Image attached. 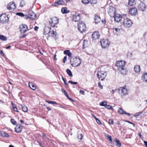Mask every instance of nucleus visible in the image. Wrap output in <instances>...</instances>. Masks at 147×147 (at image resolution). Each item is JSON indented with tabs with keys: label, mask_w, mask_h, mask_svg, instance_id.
I'll return each instance as SVG.
<instances>
[{
	"label": "nucleus",
	"mask_w": 147,
	"mask_h": 147,
	"mask_svg": "<svg viewBox=\"0 0 147 147\" xmlns=\"http://www.w3.org/2000/svg\"><path fill=\"white\" fill-rule=\"evenodd\" d=\"M125 61L121 60L117 61L116 64L118 71L123 75H125L126 74V70L125 67Z\"/></svg>",
	"instance_id": "f257e3e1"
},
{
	"label": "nucleus",
	"mask_w": 147,
	"mask_h": 147,
	"mask_svg": "<svg viewBox=\"0 0 147 147\" xmlns=\"http://www.w3.org/2000/svg\"><path fill=\"white\" fill-rule=\"evenodd\" d=\"M115 12V9L112 7L110 8L108 11L110 16L114 17L115 21L119 22L122 19V17L120 15L117 13L116 14Z\"/></svg>",
	"instance_id": "f03ea898"
},
{
	"label": "nucleus",
	"mask_w": 147,
	"mask_h": 147,
	"mask_svg": "<svg viewBox=\"0 0 147 147\" xmlns=\"http://www.w3.org/2000/svg\"><path fill=\"white\" fill-rule=\"evenodd\" d=\"M70 62L73 67H77L79 66L81 62V59L80 57L77 58L76 57L71 59Z\"/></svg>",
	"instance_id": "7ed1b4c3"
},
{
	"label": "nucleus",
	"mask_w": 147,
	"mask_h": 147,
	"mask_svg": "<svg viewBox=\"0 0 147 147\" xmlns=\"http://www.w3.org/2000/svg\"><path fill=\"white\" fill-rule=\"evenodd\" d=\"M59 22V19L55 17L51 18L49 21V24L52 27H54Z\"/></svg>",
	"instance_id": "20e7f679"
},
{
	"label": "nucleus",
	"mask_w": 147,
	"mask_h": 147,
	"mask_svg": "<svg viewBox=\"0 0 147 147\" xmlns=\"http://www.w3.org/2000/svg\"><path fill=\"white\" fill-rule=\"evenodd\" d=\"M86 27L84 23L80 21L78 24V29L81 32L83 33L85 31Z\"/></svg>",
	"instance_id": "39448f33"
},
{
	"label": "nucleus",
	"mask_w": 147,
	"mask_h": 147,
	"mask_svg": "<svg viewBox=\"0 0 147 147\" xmlns=\"http://www.w3.org/2000/svg\"><path fill=\"white\" fill-rule=\"evenodd\" d=\"M100 43L102 47L105 48L109 47L110 42L108 39H102L101 40Z\"/></svg>",
	"instance_id": "423d86ee"
},
{
	"label": "nucleus",
	"mask_w": 147,
	"mask_h": 147,
	"mask_svg": "<svg viewBox=\"0 0 147 147\" xmlns=\"http://www.w3.org/2000/svg\"><path fill=\"white\" fill-rule=\"evenodd\" d=\"M107 74L106 72L103 71L98 72L97 75L98 79L102 81L106 77Z\"/></svg>",
	"instance_id": "0eeeda50"
},
{
	"label": "nucleus",
	"mask_w": 147,
	"mask_h": 147,
	"mask_svg": "<svg viewBox=\"0 0 147 147\" xmlns=\"http://www.w3.org/2000/svg\"><path fill=\"white\" fill-rule=\"evenodd\" d=\"M123 24L124 26L126 28L131 27L133 24L131 20L128 18H126L123 20Z\"/></svg>",
	"instance_id": "6e6552de"
},
{
	"label": "nucleus",
	"mask_w": 147,
	"mask_h": 147,
	"mask_svg": "<svg viewBox=\"0 0 147 147\" xmlns=\"http://www.w3.org/2000/svg\"><path fill=\"white\" fill-rule=\"evenodd\" d=\"M8 20V17L5 14H2L0 16V22L2 23H6Z\"/></svg>",
	"instance_id": "1a4fd4ad"
},
{
	"label": "nucleus",
	"mask_w": 147,
	"mask_h": 147,
	"mask_svg": "<svg viewBox=\"0 0 147 147\" xmlns=\"http://www.w3.org/2000/svg\"><path fill=\"white\" fill-rule=\"evenodd\" d=\"M19 29L22 33H24L28 30L27 26L25 24L20 25L19 27Z\"/></svg>",
	"instance_id": "9d476101"
},
{
	"label": "nucleus",
	"mask_w": 147,
	"mask_h": 147,
	"mask_svg": "<svg viewBox=\"0 0 147 147\" xmlns=\"http://www.w3.org/2000/svg\"><path fill=\"white\" fill-rule=\"evenodd\" d=\"M119 93L121 96L125 95L127 94V90L124 87H120L118 89Z\"/></svg>",
	"instance_id": "9b49d317"
},
{
	"label": "nucleus",
	"mask_w": 147,
	"mask_h": 147,
	"mask_svg": "<svg viewBox=\"0 0 147 147\" xmlns=\"http://www.w3.org/2000/svg\"><path fill=\"white\" fill-rule=\"evenodd\" d=\"M28 15L29 18L32 20H35L36 18V14L32 10L28 12Z\"/></svg>",
	"instance_id": "f8f14e48"
},
{
	"label": "nucleus",
	"mask_w": 147,
	"mask_h": 147,
	"mask_svg": "<svg viewBox=\"0 0 147 147\" xmlns=\"http://www.w3.org/2000/svg\"><path fill=\"white\" fill-rule=\"evenodd\" d=\"M137 12V9L135 7H132L129 9V13L132 16H135Z\"/></svg>",
	"instance_id": "ddd939ff"
},
{
	"label": "nucleus",
	"mask_w": 147,
	"mask_h": 147,
	"mask_svg": "<svg viewBox=\"0 0 147 147\" xmlns=\"http://www.w3.org/2000/svg\"><path fill=\"white\" fill-rule=\"evenodd\" d=\"M16 8V6L14 2L10 3L7 5V8L9 10L14 9Z\"/></svg>",
	"instance_id": "4468645a"
},
{
	"label": "nucleus",
	"mask_w": 147,
	"mask_h": 147,
	"mask_svg": "<svg viewBox=\"0 0 147 147\" xmlns=\"http://www.w3.org/2000/svg\"><path fill=\"white\" fill-rule=\"evenodd\" d=\"M138 8L140 11H144L146 9L145 4L142 2H141L138 5Z\"/></svg>",
	"instance_id": "2eb2a0df"
},
{
	"label": "nucleus",
	"mask_w": 147,
	"mask_h": 147,
	"mask_svg": "<svg viewBox=\"0 0 147 147\" xmlns=\"http://www.w3.org/2000/svg\"><path fill=\"white\" fill-rule=\"evenodd\" d=\"M100 36V34L98 32H94L92 35V37L94 40L98 39Z\"/></svg>",
	"instance_id": "dca6fc26"
},
{
	"label": "nucleus",
	"mask_w": 147,
	"mask_h": 147,
	"mask_svg": "<svg viewBox=\"0 0 147 147\" xmlns=\"http://www.w3.org/2000/svg\"><path fill=\"white\" fill-rule=\"evenodd\" d=\"M80 14L78 13H75L73 16V20L75 22H78L80 20Z\"/></svg>",
	"instance_id": "f3484780"
},
{
	"label": "nucleus",
	"mask_w": 147,
	"mask_h": 147,
	"mask_svg": "<svg viewBox=\"0 0 147 147\" xmlns=\"http://www.w3.org/2000/svg\"><path fill=\"white\" fill-rule=\"evenodd\" d=\"M22 126L20 124H18L16 125L15 130L17 133H20L22 130Z\"/></svg>",
	"instance_id": "a211bd4d"
},
{
	"label": "nucleus",
	"mask_w": 147,
	"mask_h": 147,
	"mask_svg": "<svg viewBox=\"0 0 147 147\" xmlns=\"http://www.w3.org/2000/svg\"><path fill=\"white\" fill-rule=\"evenodd\" d=\"M65 2L63 0H56L53 5L54 6H56L57 5H63L64 4Z\"/></svg>",
	"instance_id": "6ab92c4d"
},
{
	"label": "nucleus",
	"mask_w": 147,
	"mask_h": 147,
	"mask_svg": "<svg viewBox=\"0 0 147 147\" xmlns=\"http://www.w3.org/2000/svg\"><path fill=\"white\" fill-rule=\"evenodd\" d=\"M28 85L30 88L32 90H36V86L32 82H29Z\"/></svg>",
	"instance_id": "aec40b11"
},
{
	"label": "nucleus",
	"mask_w": 147,
	"mask_h": 147,
	"mask_svg": "<svg viewBox=\"0 0 147 147\" xmlns=\"http://www.w3.org/2000/svg\"><path fill=\"white\" fill-rule=\"evenodd\" d=\"M94 20H95V24H98L100 21V17L99 16L95 15V16Z\"/></svg>",
	"instance_id": "412c9836"
},
{
	"label": "nucleus",
	"mask_w": 147,
	"mask_h": 147,
	"mask_svg": "<svg viewBox=\"0 0 147 147\" xmlns=\"http://www.w3.org/2000/svg\"><path fill=\"white\" fill-rule=\"evenodd\" d=\"M134 70L136 73H139L140 71V66L139 65H135L134 67Z\"/></svg>",
	"instance_id": "4be33fe9"
},
{
	"label": "nucleus",
	"mask_w": 147,
	"mask_h": 147,
	"mask_svg": "<svg viewBox=\"0 0 147 147\" xmlns=\"http://www.w3.org/2000/svg\"><path fill=\"white\" fill-rule=\"evenodd\" d=\"M0 135L3 137L7 138L9 136L8 134L6 133L5 132L0 131Z\"/></svg>",
	"instance_id": "5701e85b"
},
{
	"label": "nucleus",
	"mask_w": 147,
	"mask_h": 147,
	"mask_svg": "<svg viewBox=\"0 0 147 147\" xmlns=\"http://www.w3.org/2000/svg\"><path fill=\"white\" fill-rule=\"evenodd\" d=\"M120 29L117 28H114L113 29V32L115 34H118L120 32Z\"/></svg>",
	"instance_id": "b1692460"
},
{
	"label": "nucleus",
	"mask_w": 147,
	"mask_h": 147,
	"mask_svg": "<svg viewBox=\"0 0 147 147\" xmlns=\"http://www.w3.org/2000/svg\"><path fill=\"white\" fill-rule=\"evenodd\" d=\"M136 3V2L134 0H129L128 4L130 6L134 5Z\"/></svg>",
	"instance_id": "393cba45"
},
{
	"label": "nucleus",
	"mask_w": 147,
	"mask_h": 147,
	"mask_svg": "<svg viewBox=\"0 0 147 147\" xmlns=\"http://www.w3.org/2000/svg\"><path fill=\"white\" fill-rule=\"evenodd\" d=\"M67 8L66 7H63L61 9V12L63 13H67L69 12V10H67Z\"/></svg>",
	"instance_id": "a878e982"
},
{
	"label": "nucleus",
	"mask_w": 147,
	"mask_h": 147,
	"mask_svg": "<svg viewBox=\"0 0 147 147\" xmlns=\"http://www.w3.org/2000/svg\"><path fill=\"white\" fill-rule=\"evenodd\" d=\"M114 141L117 144L116 145L117 146L120 147L121 146V144L120 143V141L118 140L117 138H115L114 140Z\"/></svg>",
	"instance_id": "bb28decb"
},
{
	"label": "nucleus",
	"mask_w": 147,
	"mask_h": 147,
	"mask_svg": "<svg viewBox=\"0 0 147 147\" xmlns=\"http://www.w3.org/2000/svg\"><path fill=\"white\" fill-rule=\"evenodd\" d=\"M49 35L55 37L56 35V32H54V31H52L51 32L50 30L48 32Z\"/></svg>",
	"instance_id": "cd10ccee"
},
{
	"label": "nucleus",
	"mask_w": 147,
	"mask_h": 147,
	"mask_svg": "<svg viewBox=\"0 0 147 147\" xmlns=\"http://www.w3.org/2000/svg\"><path fill=\"white\" fill-rule=\"evenodd\" d=\"M142 80L143 81L147 82V73H146L144 74Z\"/></svg>",
	"instance_id": "c85d7f7f"
},
{
	"label": "nucleus",
	"mask_w": 147,
	"mask_h": 147,
	"mask_svg": "<svg viewBox=\"0 0 147 147\" xmlns=\"http://www.w3.org/2000/svg\"><path fill=\"white\" fill-rule=\"evenodd\" d=\"M125 111L122 110L121 108H119L118 110V112L120 114H124Z\"/></svg>",
	"instance_id": "c756f323"
},
{
	"label": "nucleus",
	"mask_w": 147,
	"mask_h": 147,
	"mask_svg": "<svg viewBox=\"0 0 147 147\" xmlns=\"http://www.w3.org/2000/svg\"><path fill=\"white\" fill-rule=\"evenodd\" d=\"M66 72L67 74L71 77L73 76V75L71 71L69 69H67L66 70Z\"/></svg>",
	"instance_id": "7c9ffc66"
},
{
	"label": "nucleus",
	"mask_w": 147,
	"mask_h": 147,
	"mask_svg": "<svg viewBox=\"0 0 147 147\" xmlns=\"http://www.w3.org/2000/svg\"><path fill=\"white\" fill-rule=\"evenodd\" d=\"M83 136L82 134H78V140H79V141H81L82 140V139Z\"/></svg>",
	"instance_id": "2f4dec72"
},
{
	"label": "nucleus",
	"mask_w": 147,
	"mask_h": 147,
	"mask_svg": "<svg viewBox=\"0 0 147 147\" xmlns=\"http://www.w3.org/2000/svg\"><path fill=\"white\" fill-rule=\"evenodd\" d=\"M21 106L22 107V109L23 110V111H24V112H27L28 111V108L26 106L24 105L22 106V105H21Z\"/></svg>",
	"instance_id": "473e14b6"
},
{
	"label": "nucleus",
	"mask_w": 147,
	"mask_h": 147,
	"mask_svg": "<svg viewBox=\"0 0 147 147\" xmlns=\"http://www.w3.org/2000/svg\"><path fill=\"white\" fill-rule=\"evenodd\" d=\"M0 39L2 40L5 41L7 40V38L5 36L0 35Z\"/></svg>",
	"instance_id": "72a5a7b5"
},
{
	"label": "nucleus",
	"mask_w": 147,
	"mask_h": 147,
	"mask_svg": "<svg viewBox=\"0 0 147 147\" xmlns=\"http://www.w3.org/2000/svg\"><path fill=\"white\" fill-rule=\"evenodd\" d=\"M25 2L23 0H21L20 2V6L23 7L25 5Z\"/></svg>",
	"instance_id": "f704fd0d"
},
{
	"label": "nucleus",
	"mask_w": 147,
	"mask_h": 147,
	"mask_svg": "<svg viewBox=\"0 0 147 147\" xmlns=\"http://www.w3.org/2000/svg\"><path fill=\"white\" fill-rule=\"evenodd\" d=\"M46 102H47L49 104H55L56 105H57V102H54V101L46 100Z\"/></svg>",
	"instance_id": "c9c22d12"
},
{
	"label": "nucleus",
	"mask_w": 147,
	"mask_h": 147,
	"mask_svg": "<svg viewBox=\"0 0 147 147\" xmlns=\"http://www.w3.org/2000/svg\"><path fill=\"white\" fill-rule=\"evenodd\" d=\"M107 105V102L105 101L102 102L100 103V105L101 106H105Z\"/></svg>",
	"instance_id": "e433bc0d"
},
{
	"label": "nucleus",
	"mask_w": 147,
	"mask_h": 147,
	"mask_svg": "<svg viewBox=\"0 0 147 147\" xmlns=\"http://www.w3.org/2000/svg\"><path fill=\"white\" fill-rule=\"evenodd\" d=\"M105 107L106 108L108 109H111V110L113 109L112 108V106L109 105H107L106 106H105Z\"/></svg>",
	"instance_id": "4c0bfd02"
},
{
	"label": "nucleus",
	"mask_w": 147,
	"mask_h": 147,
	"mask_svg": "<svg viewBox=\"0 0 147 147\" xmlns=\"http://www.w3.org/2000/svg\"><path fill=\"white\" fill-rule=\"evenodd\" d=\"M82 2L84 4H86L89 2V0H82Z\"/></svg>",
	"instance_id": "58836bf2"
},
{
	"label": "nucleus",
	"mask_w": 147,
	"mask_h": 147,
	"mask_svg": "<svg viewBox=\"0 0 147 147\" xmlns=\"http://www.w3.org/2000/svg\"><path fill=\"white\" fill-rule=\"evenodd\" d=\"M16 15L21 17H24V14L22 13H17Z\"/></svg>",
	"instance_id": "ea45409f"
},
{
	"label": "nucleus",
	"mask_w": 147,
	"mask_h": 147,
	"mask_svg": "<svg viewBox=\"0 0 147 147\" xmlns=\"http://www.w3.org/2000/svg\"><path fill=\"white\" fill-rule=\"evenodd\" d=\"M11 122L13 125H16V122L13 119H11Z\"/></svg>",
	"instance_id": "a19ab883"
},
{
	"label": "nucleus",
	"mask_w": 147,
	"mask_h": 147,
	"mask_svg": "<svg viewBox=\"0 0 147 147\" xmlns=\"http://www.w3.org/2000/svg\"><path fill=\"white\" fill-rule=\"evenodd\" d=\"M141 113H142L141 112H138V113H137L134 115V116L135 117H136L137 118Z\"/></svg>",
	"instance_id": "79ce46f5"
},
{
	"label": "nucleus",
	"mask_w": 147,
	"mask_h": 147,
	"mask_svg": "<svg viewBox=\"0 0 147 147\" xmlns=\"http://www.w3.org/2000/svg\"><path fill=\"white\" fill-rule=\"evenodd\" d=\"M70 51L69 50H66L65 51H64V53L65 54L67 55L70 53Z\"/></svg>",
	"instance_id": "37998d69"
},
{
	"label": "nucleus",
	"mask_w": 147,
	"mask_h": 147,
	"mask_svg": "<svg viewBox=\"0 0 147 147\" xmlns=\"http://www.w3.org/2000/svg\"><path fill=\"white\" fill-rule=\"evenodd\" d=\"M68 82L74 85L77 84H78V83L77 82H73L72 81L70 80L68 81Z\"/></svg>",
	"instance_id": "c03bdc74"
},
{
	"label": "nucleus",
	"mask_w": 147,
	"mask_h": 147,
	"mask_svg": "<svg viewBox=\"0 0 147 147\" xmlns=\"http://www.w3.org/2000/svg\"><path fill=\"white\" fill-rule=\"evenodd\" d=\"M107 139H108L110 142H112V139L111 136L108 135L107 136Z\"/></svg>",
	"instance_id": "a18cd8bd"
},
{
	"label": "nucleus",
	"mask_w": 147,
	"mask_h": 147,
	"mask_svg": "<svg viewBox=\"0 0 147 147\" xmlns=\"http://www.w3.org/2000/svg\"><path fill=\"white\" fill-rule=\"evenodd\" d=\"M109 123L110 124H113V121L112 119H109Z\"/></svg>",
	"instance_id": "49530a36"
},
{
	"label": "nucleus",
	"mask_w": 147,
	"mask_h": 147,
	"mask_svg": "<svg viewBox=\"0 0 147 147\" xmlns=\"http://www.w3.org/2000/svg\"><path fill=\"white\" fill-rule=\"evenodd\" d=\"M96 120V122L98 124H99V125H101L102 124V123H101V122L100 121V120L98 119V118Z\"/></svg>",
	"instance_id": "de8ad7c7"
},
{
	"label": "nucleus",
	"mask_w": 147,
	"mask_h": 147,
	"mask_svg": "<svg viewBox=\"0 0 147 147\" xmlns=\"http://www.w3.org/2000/svg\"><path fill=\"white\" fill-rule=\"evenodd\" d=\"M98 86L101 89H103V86L101 84L100 82H99L98 83Z\"/></svg>",
	"instance_id": "09e8293b"
},
{
	"label": "nucleus",
	"mask_w": 147,
	"mask_h": 147,
	"mask_svg": "<svg viewBox=\"0 0 147 147\" xmlns=\"http://www.w3.org/2000/svg\"><path fill=\"white\" fill-rule=\"evenodd\" d=\"M67 60V57L65 56L63 60V63H65Z\"/></svg>",
	"instance_id": "8fccbe9b"
},
{
	"label": "nucleus",
	"mask_w": 147,
	"mask_h": 147,
	"mask_svg": "<svg viewBox=\"0 0 147 147\" xmlns=\"http://www.w3.org/2000/svg\"><path fill=\"white\" fill-rule=\"evenodd\" d=\"M80 93L84 95V91L83 90H80Z\"/></svg>",
	"instance_id": "3c124183"
},
{
	"label": "nucleus",
	"mask_w": 147,
	"mask_h": 147,
	"mask_svg": "<svg viewBox=\"0 0 147 147\" xmlns=\"http://www.w3.org/2000/svg\"><path fill=\"white\" fill-rule=\"evenodd\" d=\"M13 110L17 112H19L18 111H17V108L16 107H13Z\"/></svg>",
	"instance_id": "603ef678"
},
{
	"label": "nucleus",
	"mask_w": 147,
	"mask_h": 147,
	"mask_svg": "<svg viewBox=\"0 0 147 147\" xmlns=\"http://www.w3.org/2000/svg\"><path fill=\"white\" fill-rule=\"evenodd\" d=\"M0 54L2 56H4V54L3 52V51L1 50H0Z\"/></svg>",
	"instance_id": "864d4df0"
},
{
	"label": "nucleus",
	"mask_w": 147,
	"mask_h": 147,
	"mask_svg": "<svg viewBox=\"0 0 147 147\" xmlns=\"http://www.w3.org/2000/svg\"><path fill=\"white\" fill-rule=\"evenodd\" d=\"M38 28L39 27H38L37 26H35L34 28V29L35 31H37L38 30Z\"/></svg>",
	"instance_id": "5fc2aeb1"
},
{
	"label": "nucleus",
	"mask_w": 147,
	"mask_h": 147,
	"mask_svg": "<svg viewBox=\"0 0 147 147\" xmlns=\"http://www.w3.org/2000/svg\"><path fill=\"white\" fill-rule=\"evenodd\" d=\"M92 1H93V2H91V3L92 4L93 3V4H95L96 3V0H92Z\"/></svg>",
	"instance_id": "6e6d98bb"
},
{
	"label": "nucleus",
	"mask_w": 147,
	"mask_h": 147,
	"mask_svg": "<svg viewBox=\"0 0 147 147\" xmlns=\"http://www.w3.org/2000/svg\"><path fill=\"white\" fill-rule=\"evenodd\" d=\"M24 18L25 19H27L28 18H29V17L27 15H25L24 16Z\"/></svg>",
	"instance_id": "4d7b16f0"
},
{
	"label": "nucleus",
	"mask_w": 147,
	"mask_h": 147,
	"mask_svg": "<svg viewBox=\"0 0 147 147\" xmlns=\"http://www.w3.org/2000/svg\"><path fill=\"white\" fill-rule=\"evenodd\" d=\"M26 36V34H25L24 35H23V36H20V37L21 38H23L25 37Z\"/></svg>",
	"instance_id": "13d9d810"
},
{
	"label": "nucleus",
	"mask_w": 147,
	"mask_h": 147,
	"mask_svg": "<svg viewBox=\"0 0 147 147\" xmlns=\"http://www.w3.org/2000/svg\"><path fill=\"white\" fill-rule=\"evenodd\" d=\"M92 116L96 120L97 119V118L93 114H92Z\"/></svg>",
	"instance_id": "bf43d9fd"
},
{
	"label": "nucleus",
	"mask_w": 147,
	"mask_h": 147,
	"mask_svg": "<svg viewBox=\"0 0 147 147\" xmlns=\"http://www.w3.org/2000/svg\"><path fill=\"white\" fill-rule=\"evenodd\" d=\"M144 144L146 147H147V142L146 141H144Z\"/></svg>",
	"instance_id": "052dcab7"
},
{
	"label": "nucleus",
	"mask_w": 147,
	"mask_h": 147,
	"mask_svg": "<svg viewBox=\"0 0 147 147\" xmlns=\"http://www.w3.org/2000/svg\"><path fill=\"white\" fill-rule=\"evenodd\" d=\"M124 114H125L128 116H130V114L129 113H127L125 111V113H124Z\"/></svg>",
	"instance_id": "680f3d73"
},
{
	"label": "nucleus",
	"mask_w": 147,
	"mask_h": 147,
	"mask_svg": "<svg viewBox=\"0 0 147 147\" xmlns=\"http://www.w3.org/2000/svg\"><path fill=\"white\" fill-rule=\"evenodd\" d=\"M138 135L140 136V137L141 138H142V136L141 134V133L140 132H139L138 133Z\"/></svg>",
	"instance_id": "e2e57ef3"
},
{
	"label": "nucleus",
	"mask_w": 147,
	"mask_h": 147,
	"mask_svg": "<svg viewBox=\"0 0 147 147\" xmlns=\"http://www.w3.org/2000/svg\"><path fill=\"white\" fill-rule=\"evenodd\" d=\"M125 121L126 122H128V123H129L133 125L134 126V123H132L131 122L129 121Z\"/></svg>",
	"instance_id": "0e129e2a"
},
{
	"label": "nucleus",
	"mask_w": 147,
	"mask_h": 147,
	"mask_svg": "<svg viewBox=\"0 0 147 147\" xmlns=\"http://www.w3.org/2000/svg\"><path fill=\"white\" fill-rule=\"evenodd\" d=\"M72 55V54L70 52L67 55L69 57H71Z\"/></svg>",
	"instance_id": "69168bd1"
},
{
	"label": "nucleus",
	"mask_w": 147,
	"mask_h": 147,
	"mask_svg": "<svg viewBox=\"0 0 147 147\" xmlns=\"http://www.w3.org/2000/svg\"><path fill=\"white\" fill-rule=\"evenodd\" d=\"M61 91L64 93L66 92L65 91L63 88L61 89Z\"/></svg>",
	"instance_id": "338daca9"
},
{
	"label": "nucleus",
	"mask_w": 147,
	"mask_h": 147,
	"mask_svg": "<svg viewBox=\"0 0 147 147\" xmlns=\"http://www.w3.org/2000/svg\"><path fill=\"white\" fill-rule=\"evenodd\" d=\"M38 142L39 143V145H40V146H41V147H43L42 146V144H41V143H40L39 142Z\"/></svg>",
	"instance_id": "774afa93"
}]
</instances>
